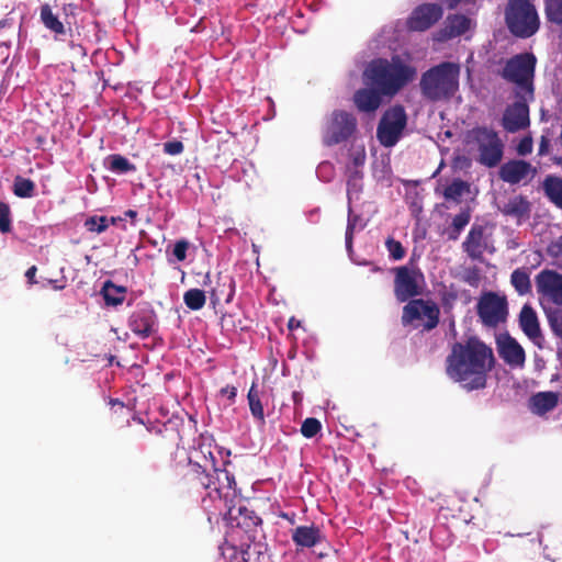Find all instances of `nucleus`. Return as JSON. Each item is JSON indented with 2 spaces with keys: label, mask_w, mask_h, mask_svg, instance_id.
<instances>
[{
  "label": "nucleus",
  "mask_w": 562,
  "mask_h": 562,
  "mask_svg": "<svg viewBox=\"0 0 562 562\" xmlns=\"http://www.w3.org/2000/svg\"><path fill=\"white\" fill-rule=\"evenodd\" d=\"M494 362L492 348L477 337H470L452 345L446 359V372L454 381L464 383L469 391L480 390L486 386Z\"/></svg>",
  "instance_id": "1"
},
{
  "label": "nucleus",
  "mask_w": 562,
  "mask_h": 562,
  "mask_svg": "<svg viewBox=\"0 0 562 562\" xmlns=\"http://www.w3.org/2000/svg\"><path fill=\"white\" fill-rule=\"evenodd\" d=\"M183 479L191 488L209 491L207 496L202 499L205 508H209L206 505L209 499L214 504L223 502V497H227L236 485L233 474L216 467V458L211 451V446L204 442L199 443L189 457L188 470Z\"/></svg>",
  "instance_id": "2"
},
{
  "label": "nucleus",
  "mask_w": 562,
  "mask_h": 562,
  "mask_svg": "<svg viewBox=\"0 0 562 562\" xmlns=\"http://www.w3.org/2000/svg\"><path fill=\"white\" fill-rule=\"evenodd\" d=\"M368 86L375 87L385 97H394L414 80L416 68L400 56L372 59L363 72Z\"/></svg>",
  "instance_id": "3"
},
{
  "label": "nucleus",
  "mask_w": 562,
  "mask_h": 562,
  "mask_svg": "<svg viewBox=\"0 0 562 562\" xmlns=\"http://www.w3.org/2000/svg\"><path fill=\"white\" fill-rule=\"evenodd\" d=\"M460 66L442 61L422 75L419 87L423 97L431 102L449 100L459 89Z\"/></svg>",
  "instance_id": "4"
},
{
  "label": "nucleus",
  "mask_w": 562,
  "mask_h": 562,
  "mask_svg": "<svg viewBox=\"0 0 562 562\" xmlns=\"http://www.w3.org/2000/svg\"><path fill=\"white\" fill-rule=\"evenodd\" d=\"M504 21L508 32L517 38H529L540 29V18L531 0H508Z\"/></svg>",
  "instance_id": "5"
},
{
  "label": "nucleus",
  "mask_w": 562,
  "mask_h": 562,
  "mask_svg": "<svg viewBox=\"0 0 562 562\" xmlns=\"http://www.w3.org/2000/svg\"><path fill=\"white\" fill-rule=\"evenodd\" d=\"M236 485L231 490L227 497H223V502L214 504L212 514L223 516L224 520L231 526L243 529L248 533V538H255L257 528L260 527L262 520L255 513L249 509L247 505L238 498Z\"/></svg>",
  "instance_id": "6"
},
{
  "label": "nucleus",
  "mask_w": 562,
  "mask_h": 562,
  "mask_svg": "<svg viewBox=\"0 0 562 562\" xmlns=\"http://www.w3.org/2000/svg\"><path fill=\"white\" fill-rule=\"evenodd\" d=\"M537 58L532 53H520L506 60L501 77L515 85V98L533 97Z\"/></svg>",
  "instance_id": "7"
},
{
  "label": "nucleus",
  "mask_w": 562,
  "mask_h": 562,
  "mask_svg": "<svg viewBox=\"0 0 562 562\" xmlns=\"http://www.w3.org/2000/svg\"><path fill=\"white\" fill-rule=\"evenodd\" d=\"M440 310L431 300L413 299L403 307L401 322L403 326L423 327L429 331L439 324Z\"/></svg>",
  "instance_id": "8"
},
{
  "label": "nucleus",
  "mask_w": 562,
  "mask_h": 562,
  "mask_svg": "<svg viewBox=\"0 0 562 562\" xmlns=\"http://www.w3.org/2000/svg\"><path fill=\"white\" fill-rule=\"evenodd\" d=\"M469 135L477 146V161L487 168L498 166L504 156V144L497 132L486 126H477Z\"/></svg>",
  "instance_id": "9"
},
{
  "label": "nucleus",
  "mask_w": 562,
  "mask_h": 562,
  "mask_svg": "<svg viewBox=\"0 0 562 562\" xmlns=\"http://www.w3.org/2000/svg\"><path fill=\"white\" fill-rule=\"evenodd\" d=\"M406 126L405 108L402 104H394L382 114L376 127V138L383 147H393L402 138Z\"/></svg>",
  "instance_id": "10"
},
{
  "label": "nucleus",
  "mask_w": 562,
  "mask_h": 562,
  "mask_svg": "<svg viewBox=\"0 0 562 562\" xmlns=\"http://www.w3.org/2000/svg\"><path fill=\"white\" fill-rule=\"evenodd\" d=\"M357 130L356 116L344 110L333 111L323 127V143L334 146L348 140Z\"/></svg>",
  "instance_id": "11"
},
{
  "label": "nucleus",
  "mask_w": 562,
  "mask_h": 562,
  "mask_svg": "<svg viewBox=\"0 0 562 562\" xmlns=\"http://www.w3.org/2000/svg\"><path fill=\"white\" fill-rule=\"evenodd\" d=\"M476 313L484 326L497 327L507 318L508 303L506 296H501L493 291L482 293L477 301Z\"/></svg>",
  "instance_id": "12"
},
{
  "label": "nucleus",
  "mask_w": 562,
  "mask_h": 562,
  "mask_svg": "<svg viewBox=\"0 0 562 562\" xmlns=\"http://www.w3.org/2000/svg\"><path fill=\"white\" fill-rule=\"evenodd\" d=\"M394 295L400 303L408 302L423 293L424 276L418 269L401 266L393 269Z\"/></svg>",
  "instance_id": "13"
},
{
  "label": "nucleus",
  "mask_w": 562,
  "mask_h": 562,
  "mask_svg": "<svg viewBox=\"0 0 562 562\" xmlns=\"http://www.w3.org/2000/svg\"><path fill=\"white\" fill-rule=\"evenodd\" d=\"M130 329L139 338L146 339L157 333V314L150 303L142 302L128 317Z\"/></svg>",
  "instance_id": "14"
},
{
  "label": "nucleus",
  "mask_w": 562,
  "mask_h": 562,
  "mask_svg": "<svg viewBox=\"0 0 562 562\" xmlns=\"http://www.w3.org/2000/svg\"><path fill=\"white\" fill-rule=\"evenodd\" d=\"M539 297L555 306H562V274L550 269L540 271L535 278Z\"/></svg>",
  "instance_id": "15"
},
{
  "label": "nucleus",
  "mask_w": 562,
  "mask_h": 562,
  "mask_svg": "<svg viewBox=\"0 0 562 562\" xmlns=\"http://www.w3.org/2000/svg\"><path fill=\"white\" fill-rule=\"evenodd\" d=\"M533 98L535 95L529 97V94L524 95L522 98H516L517 100L505 109L502 119V125L505 131L516 133L529 126L530 119L528 102L532 101Z\"/></svg>",
  "instance_id": "16"
},
{
  "label": "nucleus",
  "mask_w": 562,
  "mask_h": 562,
  "mask_svg": "<svg viewBox=\"0 0 562 562\" xmlns=\"http://www.w3.org/2000/svg\"><path fill=\"white\" fill-rule=\"evenodd\" d=\"M486 227L480 224H473L462 243V249L472 260L481 261L485 251L494 252V247L490 245V238L486 235Z\"/></svg>",
  "instance_id": "17"
},
{
  "label": "nucleus",
  "mask_w": 562,
  "mask_h": 562,
  "mask_svg": "<svg viewBox=\"0 0 562 562\" xmlns=\"http://www.w3.org/2000/svg\"><path fill=\"white\" fill-rule=\"evenodd\" d=\"M443 14L442 7L437 3H423L416 7L407 19V27L411 31L423 32L437 23Z\"/></svg>",
  "instance_id": "18"
},
{
  "label": "nucleus",
  "mask_w": 562,
  "mask_h": 562,
  "mask_svg": "<svg viewBox=\"0 0 562 562\" xmlns=\"http://www.w3.org/2000/svg\"><path fill=\"white\" fill-rule=\"evenodd\" d=\"M204 285L211 286L209 293L214 307L222 302H232L235 294V280L231 274L218 272L215 280H212L210 273H206Z\"/></svg>",
  "instance_id": "19"
},
{
  "label": "nucleus",
  "mask_w": 562,
  "mask_h": 562,
  "mask_svg": "<svg viewBox=\"0 0 562 562\" xmlns=\"http://www.w3.org/2000/svg\"><path fill=\"white\" fill-rule=\"evenodd\" d=\"M537 175V168L522 159H510L499 167V178L509 184H518L525 180H532Z\"/></svg>",
  "instance_id": "20"
},
{
  "label": "nucleus",
  "mask_w": 562,
  "mask_h": 562,
  "mask_svg": "<svg viewBox=\"0 0 562 562\" xmlns=\"http://www.w3.org/2000/svg\"><path fill=\"white\" fill-rule=\"evenodd\" d=\"M291 538L296 549H310L325 540V536L315 525L297 526L291 530Z\"/></svg>",
  "instance_id": "21"
},
{
  "label": "nucleus",
  "mask_w": 562,
  "mask_h": 562,
  "mask_svg": "<svg viewBox=\"0 0 562 562\" xmlns=\"http://www.w3.org/2000/svg\"><path fill=\"white\" fill-rule=\"evenodd\" d=\"M498 353L512 367H520L526 360L524 348L510 336L505 337L498 342Z\"/></svg>",
  "instance_id": "22"
},
{
  "label": "nucleus",
  "mask_w": 562,
  "mask_h": 562,
  "mask_svg": "<svg viewBox=\"0 0 562 562\" xmlns=\"http://www.w3.org/2000/svg\"><path fill=\"white\" fill-rule=\"evenodd\" d=\"M382 97H385L378 88L369 86L356 91L353 102L361 112H373L382 103Z\"/></svg>",
  "instance_id": "23"
},
{
  "label": "nucleus",
  "mask_w": 562,
  "mask_h": 562,
  "mask_svg": "<svg viewBox=\"0 0 562 562\" xmlns=\"http://www.w3.org/2000/svg\"><path fill=\"white\" fill-rule=\"evenodd\" d=\"M519 326L531 340L541 337L537 313L529 304H525L519 313Z\"/></svg>",
  "instance_id": "24"
},
{
  "label": "nucleus",
  "mask_w": 562,
  "mask_h": 562,
  "mask_svg": "<svg viewBox=\"0 0 562 562\" xmlns=\"http://www.w3.org/2000/svg\"><path fill=\"white\" fill-rule=\"evenodd\" d=\"M558 403L559 394L552 391L538 392L530 397L531 411L540 416L554 409Z\"/></svg>",
  "instance_id": "25"
},
{
  "label": "nucleus",
  "mask_w": 562,
  "mask_h": 562,
  "mask_svg": "<svg viewBox=\"0 0 562 562\" xmlns=\"http://www.w3.org/2000/svg\"><path fill=\"white\" fill-rule=\"evenodd\" d=\"M502 213L518 220L527 218L530 214V202L524 195H516L504 204Z\"/></svg>",
  "instance_id": "26"
},
{
  "label": "nucleus",
  "mask_w": 562,
  "mask_h": 562,
  "mask_svg": "<svg viewBox=\"0 0 562 562\" xmlns=\"http://www.w3.org/2000/svg\"><path fill=\"white\" fill-rule=\"evenodd\" d=\"M471 23V19L463 14L448 15L445 23L443 33L448 38L461 36L470 30Z\"/></svg>",
  "instance_id": "27"
},
{
  "label": "nucleus",
  "mask_w": 562,
  "mask_h": 562,
  "mask_svg": "<svg viewBox=\"0 0 562 562\" xmlns=\"http://www.w3.org/2000/svg\"><path fill=\"white\" fill-rule=\"evenodd\" d=\"M542 190L548 200L562 210V177L547 176L542 181Z\"/></svg>",
  "instance_id": "28"
},
{
  "label": "nucleus",
  "mask_w": 562,
  "mask_h": 562,
  "mask_svg": "<svg viewBox=\"0 0 562 562\" xmlns=\"http://www.w3.org/2000/svg\"><path fill=\"white\" fill-rule=\"evenodd\" d=\"M40 18L44 26L55 34L56 40L58 36L66 34L64 23L59 20L58 15L53 12L48 3L41 5Z\"/></svg>",
  "instance_id": "29"
},
{
  "label": "nucleus",
  "mask_w": 562,
  "mask_h": 562,
  "mask_svg": "<svg viewBox=\"0 0 562 562\" xmlns=\"http://www.w3.org/2000/svg\"><path fill=\"white\" fill-rule=\"evenodd\" d=\"M104 165L108 170L115 175H124L136 171V166L132 164L126 157L120 154H111L104 159Z\"/></svg>",
  "instance_id": "30"
},
{
  "label": "nucleus",
  "mask_w": 562,
  "mask_h": 562,
  "mask_svg": "<svg viewBox=\"0 0 562 562\" xmlns=\"http://www.w3.org/2000/svg\"><path fill=\"white\" fill-rule=\"evenodd\" d=\"M104 302L109 306H117L125 300L126 288L106 281L101 291Z\"/></svg>",
  "instance_id": "31"
},
{
  "label": "nucleus",
  "mask_w": 562,
  "mask_h": 562,
  "mask_svg": "<svg viewBox=\"0 0 562 562\" xmlns=\"http://www.w3.org/2000/svg\"><path fill=\"white\" fill-rule=\"evenodd\" d=\"M245 562H271L266 543L255 542L244 548Z\"/></svg>",
  "instance_id": "32"
},
{
  "label": "nucleus",
  "mask_w": 562,
  "mask_h": 562,
  "mask_svg": "<svg viewBox=\"0 0 562 562\" xmlns=\"http://www.w3.org/2000/svg\"><path fill=\"white\" fill-rule=\"evenodd\" d=\"M510 283L519 295L531 293L530 276L525 268H517L512 272Z\"/></svg>",
  "instance_id": "33"
},
{
  "label": "nucleus",
  "mask_w": 562,
  "mask_h": 562,
  "mask_svg": "<svg viewBox=\"0 0 562 562\" xmlns=\"http://www.w3.org/2000/svg\"><path fill=\"white\" fill-rule=\"evenodd\" d=\"M247 400L252 417L259 423L265 424L263 406L261 403L260 392L258 391L256 383L251 384L247 394Z\"/></svg>",
  "instance_id": "34"
},
{
  "label": "nucleus",
  "mask_w": 562,
  "mask_h": 562,
  "mask_svg": "<svg viewBox=\"0 0 562 562\" xmlns=\"http://www.w3.org/2000/svg\"><path fill=\"white\" fill-rule=\"evenodd\" d=\"M470 191V184L462 179H454L449 186H447L443 190V196L446 200H452L454 202H460L461 196Z\"/></svg>",
  "instance_id": "35"
},
{
  "label": "nucleus",
  "mask_w": 562,
  "mask_h": 562,
  "mask_svg": "<svg viewBox=\"0 0 562 562\" xmlns=\"http://www.w3.org/2000/svg\"><path fill=\"white\" fill-rule=\"evenodd\" d=\"M544 15L549 23L562 26V0H544Z\"/></svg>",
  "instance_id": "36"
},
{
  "label": "nucleus",
  "mask_w": 562,
  "mask_h": 562,
  "mask_svg": "<svg viewBox=\"0 0 562 562\" xmlns=\"http://www.w3.org/2000/svg\"><path fill=\"white\" fill-rule=\"evenodd\" d=\"M35 183L31 179L16 176L13 181V193L19 198H32L35 194Z\"/></svg>",
  "instance_id": "37"
},
{
  "label": "nucleus",
  "mask_w": 562,
  "mask_h": 562,
  "mask_svg": "<svg viewBox=\"0 0 562 562\" xmlns=\"http://www.w3.org/2000/svg\"><path fill=\"white\" fill-rule=\"evenodd\" d=\"M187 307L192 311H199L205 305V292L200 289H190L183 295Z\"/></svg>",
  "instance_id": "38"
},
{
  "label": "nucleus",
  "mask_w": 562,
  "mask_h": 562,
  "mask_svg": "<svg viewBox=\"0 0 562 562\" xmlns=\"http://www.w3.org/2000/svg\"><path fill=\"white\" fill-rule=\"evenodd\" d=\"M116 220L114 217L108 218L106 216H90L85 222V227L89 232L93 233H103L108 229L110 224H115Z\"/></svg>",
  "instance_id": "39"
},
{
  "label": "nucleus",
  "mask_w": 562,
  "mask_h": 562,
  "mask_svg": "<svg viewBox=\"0 0 562 562\" xmlns=\"http://www.w3.org/2000/svg\"><path fill=\"white\" fill-rule=\"evenodd\" d=\"M221 554L226 562H245L244 548L239 549L233 543L225 541L221 547Z\"/></svg>",
  "instance_id": "40"
},
{
  "label": "nucleus",
  "mask_w": 562,
  "mask_h": 562,
  "mask_svg": "<svg viewBox=\"0 0 562 562\" xmlns=\"http://www.w3.org/2000/svg\"><path fill=\"white\" fill-rule=\"evenodd\" d=\"M550 328L555 336L562 339V310L557 306L547 311Z\"/></svg>",
  "instance_id": "41"
},
{
  "label": "nucleus",
  "mask_w": 562,
  "mask_h": 562,
  "mask_svg": "<svg viewBox=\"0 0 562 562\" xmlns=\"http://www.w3.org/2000/svg\"><path fill=\"white\" fill-rule=\"evenodd\" d=\"M385 247L389 251L390 258L393 260H402L406 255V250L403 247L402 243L400 240L394 239L393 237H389L385 240Z\"/></svg>",
  "instance_id": "42"
},
{
  "label": "nucleus",
  "mask_w": 562,
  "mask_h": 562,
  "mask_svg": "<svg viewBox=\"0 0 562 562\" xmlns=\"http://www.w3.org/2000/svg\"><path fill=\"white\" fill-rule=\"evenodd\" d=\"M321 422L317 418L308 417L302 423L301 434L305 438H313L321 431Z\"/></svg>",
  "instance_id": "43"
},
{
  "label": "nucleus",
  "mask_w": 562,
  "mask_h": 562,
  "mask_svg": "<svg viewBox=\"0 0 562 562\" xmlns=\"http://www.w3.org/2000/svg\"><path fill=\"white\" fill-rule=\"evenodd\" d=\"M11 232V209L5 202L0 201V233Z\"/></svg>",
  "instance_id": "44"
},
{
  "label": "nucleus",
  "mask_w": 562,
  "mask_h": 562,
  "mask_svg": "<svg viewBox=\"0 0 562 562\" xmlns=\"http://www.w3.org/2000/svg\"><path fill=\"white\" fill-rule=\"evenodd\" d=\"M156 434L161 436V439L167 441V443L178 445L180 436L175 428L162 425V427L156 430Z\"/></svg>",
  "instance_id": "45"
},
{
  "label": "nucleus",
  "mask_w": 562,
  "mask_h": 562,
  "mask_svg": "<svg viewBox=\"0 0 562 562\" xmlns=\"http://www.w3.org/2000/svg\"><path fill=\"white\" fill-rule=\"evenodd\" d=\"M471 213L470 210H463L452 218V226L456 231H463V228L470 223Z\"/></svg>",
  "instance_id": "46"
},
{
  "label": "nucleus",
  "mask_w": 562,
  "mask_h": 562,
  "mask_svg": "<svg viewBox=\"0 0 562 562\" xmlns=\"http://www.w3.org/2000/svg\"><path fill=\"white\" fill-rule=\"evenodd\" d=\"M189 246H190V244L186 239H180V240L176 241V244L173 246L172 254L177 258L178 261L186 260Z\"/></svg>",
  "instance_id": "47"
},
{
  "label": "nucleus",
  "mask_w": 562,
  "mask_h": 562,
  "mask_svg": "<svg viewBox=\"0 0 562 562\" xmlns=\"http://www.w3.org/2000/svg\"><path fill=\"white\" fill-rule=\"evenodd\" d=\"M547 254L552 258L562 257V235L552 240L547 247Z\"/></svg>",
  "instance_id": "48"
},
{
  "label": "nucleus",
  "mask_w": 562,
  "mask_h": 562,
  "mask_svg": "<svg viewBox=\"0 0 562 562\" xmlns=\"http://www.w3.org/2000/svg\"><path fill=\"white\" fill-rule=\"evenodd\" d=\"M183 149V143L180 140H171L164 144V151L171 156L180 155Z\"/></svg>",
  "instance_id": "49"
},
{
  "label": "nucleus",
  "mask_w": 562,
  "mask_h": 562,
  "mask_svg": "<svg viewBox=\"0 0 562 562\" xmlns=\"http://www.w3.org/2000/svg\"><path fill=\"white\" fill-rule=\"evenodd\" d=\"M532 151V139L529 136L524 137L518 146H517V153L520 156H526Z\"/></svg>",
  "instance_id": "50"
},
{
  "label": "nucleus",
  "mask_w": 562,
  "mask_h": 562,
  "mask_svg": "<svg viewBox=\"0 0 562 562\" xmlns=\"http://www.w3.org/2000/svg\"><path fill=\"white\" fill-rule=\"evenodd\" d=\"M551 142L548 136L542 135L540 137L538 155L546 156L550 153Z\"/></svg>",
  "instance_id": "51"
},
{
  "label": "nucleus",
  "mask_w": 562,
  "mask_h": 562,
  "mask_svg": "<svg viewBox=\"0 0 562 562\" xmlns=\"http://www.w3.org/2000/svg\"><path fill=\"white\" fill-rule=\"evenodd\" d=\"M221 394L226 396L231 403H234L237 395V389L233 385H226L225 387L221 389Z\"/></svg>",
  "instance_id": "52"
},
{
  "label": "nucleus",
  "mask_w": 562,
  "mask_h": 562,
  "mask_svg": "<svg viewBox=\"0 0 562 562\" xmlns=\"http://www.w3.org/2000/svg\"><path fill=\"white\" fill-rule=\"evenodd\" d=\"M233 318L234 316L232 314H224L221 318L222 326L228 329L236 328V323Z\"/></svg>",
  "instance_id": "53"
},
{
  "label": "nucleus",
  "mask_w": 562,
  "mask_h": 562,
  "mask_svg": "<svg viewBox=\"0 0 562 562\" xmlns=\"http://www.w3.org/2000/svg\"><path fill=\"white\" fill-rule=\"evenodd\" d=\"M36 272H37L36 266H32L26 270L25 277L27 279L29 284L33 285V284L37 283L36 279H35Z\"/></svg>",
  "instance_id": "54"
},
{
  "label": "nucleus",
  "mask_w": 562,
  "mask_h": 562,
  "mask_svg": "<svg viewBox=\"0 0 562 562\" xmlns=\"http://www.w3.org/2000/svg\"><path fill=\"white\" fill-rule=\"evenodd\" d=\"M356 222H357V217H349L348 218V224H347V229L346 232L348 233V235H353V231H355V227H356Z\"/></svg>",
  "instance_id": "55"
},
{
  "label": "nucleus",
  "mask_w": 562,
  "mask_h": 562,
  "mask_svg": "<svg viewBox=\"0 0 562 562\" xmlns=\"http://www.w3.org/2000/svg\"><path fill=\"white\" fill-rule=\"evenodd\" d=\"M366 160V153L362 150L361 153H358L355 157H353V164L356 166H360Z\"/></svg>",
  "instance_id": "56"
},
{
  "label": "nucleus",
  "mask_w": 562,
  "mask_h": 562,
  "mask_svg": "<svg viewBox=\"0 0 562 562\" xmlns=\"http://www.w3.org/2000/svg\"><path fill=\"white\" fill-rule=\"evenodd\" d=\"M479 280V273H477V270H473L471 274H469L465 279V281L470 284H475L476 281Z\"/></svg>",
  "instance_id": "57"
},
{
  "label": "nucleus",
  "mask_w": 562,
  "mask_h": 562,
  "mask_svg": "<svg viewBox=\"0 0 562 562\" xmlns=\"http://www.w3.org/2000/svg\"><path fill=\"white\" fill-rule=\"evenodd\" d=\"M461 232L462 231H456L454 226L451 225V228H450V231L448 233V238L450 240H457L459 238Z\"/></svg>",
  "instance_id": "58"
},
{
  "label": "nucleus",
  "mask_w": 562,
  "mask_h": 562,
  "mask_svg": "<svg viewBox=\"0 0 562 562\" xmlns=\"http://www.w3.org/2000/svg\"><path fill=\"white\" fill-rule=\"evenodd\" d=\"M288 326L290 329H294L300 326V322L292 317L290 318Z\"/></svg>",
  "instance_id": "59"
},
{
  "label": "nucleus",
  "mask_w": 562,
  "mask_h": 562,
  "mask_svg": "<svg viewBox=\"0 0 562 562\" xmlns=\"http://www.w3.org/2000/svg\"><path fill=\"white\" fill-rule=\"evenodd\" d=\"M462 0H447L448 2V8L449 9H454L457 8V5L461 2Z\"/></svg>",
  "instance_id": "60"
},
{
  "label": "nucleus",
  "mask_w": 562,
  "mask_h": 562,
  "mask_svg": "<svg viewBox=\"0 0 562 562\" xmlns=\"http://www.w3.org/2000/svg\"><path fill=\"white\" fill-rule=\"evenodd\" d=\"M551 161H552L554 165L562 167V157H561V156H553V157L551 158Z\"/></svg>",
  "instance_id": "61"
},
{
  "label": "nucleus",
  "mask_w": 562,
  "mask_h": 562,
  "mask_svg": "<svg viewBox=\"0 0 562 562\" xmlns=\"http://www.w3.org/2000/svg\"><path fill=\"white\" fill-rule=\"evenodd\" d=\"M352 236L353 235H348V233L346 232V246H347V248H351Z\"/></svg>",
  "instance_id": "62"
},
{
  "label": "nucleus",
  "mask_w": 562,
  "mask_h": 562,
  "mask_svg": "<svg viewBox=\"0 0 562 562\" xmlns=\"http://www.w3.org/2000/svg\"><path fill=\"white\" fill-rule=\"evenodd\" d=\"M125 215L130 217H135L137 215V212L134 210H128L125 212Z\"/></svg>",
  "instance_id": "63"
},
{
  "label": "nucleus",
  "mask_w": 562,
  "mask_h": 562,
  "mask_svg": "<svg viewBox=\"0 0 562 562\" xmlns=\"http://www.w3.org/2000/svg\"><path fill=\"white\" fill-rule=\"evenodd\" d=\"M36 142H37L38 146L41 147V146L44 144V142H45V137H43V136H37V137H36Z\"/></svg>",
  "instance_id": "64"
}]
</instances>
